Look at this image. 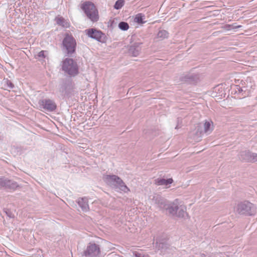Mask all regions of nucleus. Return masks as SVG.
I'll return each mask as SVG.
<instances>
[{
	"label": "nucleus",
	"mask_w": 257,
	"mask_h": 257,
	"mask_svg": "<svg viewBox=\"0 0 257 257\" xmlns=\"http://www.w3.org/2000/svg\"><path fill=\"white\" fill-rule=\"evenodd\" d=\"M62 70L70 76H75L78 73V66L72 58H67L62 62Z\"/></svg>",
	"instance_id": "obj_1"
},
{
	"label": "nucleus",
	"mask_w": 257,
	"mask_h": 257,
	"mask_svg": "<svg viewBox=\"0 0 257 257\" xmlns=\"http://www.w3.org/2000/svg\"><path fill=\"white\" fill-rule=\"evenodd\" d=\"M104 180L108 184L114 186L124 193H127L130 191V189L125 184L122 179L117 176L114 175H106L104 177Z\"/></svg>",
	"instance_id": "obj_2"
},
{
	"label": "nucleus",
	"mask_w": 257,
	"mask_h": 257,
	"mask_svg": "<svg viewBox=\"0 0 257 257\" xmlns=\"http://www.w3.org/2000/svg\"><path fill=\"white\" fill-rule=\"evenodd\" d=\"M87 18L91 21L95 22L98 20V11L93 4L90 2L84 3L81 7Z\"/></svg>",
	"instance_id": "obj_3"
},
{
	"label": "nucleus",
	"mask_w": 257,
	"mask_h": 257,
	"mask_svg": "<svg viewBox=\"0 0 257 257\" xmlns=\"http://www.w3.org/2000/svg\"><path fill=\"white\" fill-rule=\"evenodd\" d=\"M235 211L240 214L252 215L255 214V206L248 201H244L238 203L235 207Z\"/></svg>",
	"instance_id": "obj_4"
},
{
	"label": "nucleus",
	"mask_w": 257,
	"mask_h": 257,
	"mask_svg": "<svg viewBox=\"0 0 257 257\" xmlns=\"http://www.w3.org/2000/svg\"><path fill=\"white\" fill-rule=\"evenodd\" d=\"M63 49L68 55H71L75 51L76 42L72 35L66 34L63 40Z\"/></svg>",
	"instance_id": "obj_5"
},
{
	"label": "nucleus",
	"mask_w": 257,
	"mask_h": 257,
	"mask_svg": "<svg viewBox=\"0 0 257 257\" xmlns=\"http://www.w3.org/2000/svg\"><path fill=\"white\" fill-rule=\"evenodd\" d=\"M40 106L48 111H53L56 108L57 105L54 100L50 99H44L39 101Z\"/></svg>",
	"instance_id": "obj_6"
},
{
	"label": "nucleus",
	"mask_w": 257,
	"mask_h": 257,
	"mask_svg": "<svg viewBox=\"0 0 257 257\" xmlns=\"http://www.w3.org/2000/svg\"><path fill=\"white\" fill-rule=\"evenodd\" d=\"M100 253V249L98 246L95 243H89L84 253L86 256H96Z\"/></svg>",
	"instance_id": "obj_7"
},
{
	"label": "nucleus",
	"mask_w": 257,
	"mask_h": 257,
	"mask_svg": "<svg viewBox=\"0 0 257 257\" xmlns=\"http://www.w3.org/2000/svg\"><path fill=\"white\" fill-rule=\"evenodd\" d=\"M88 36L91 38L94 39L99 42H102V38L103 37V34L100 31L95 29H89L86 30Z\"/></svg>",
	"instance_id": "obj_8"
},
{
	"label": "nucleus",
	"mask_w": 257,
	"mask_h": 257,
	"mask_svg": "<svg viewBox=\"0 0 257 257\" xmlns=\"http://www.w3.org/2000/svg\"><path fill=\"white\" fill-rule=\"evenodd\" d=\"M154 204L158 205L160 208H163L166 206V200L159 194H154L151 199Z\"/></svg>",
	"instance_id": "obj_9"
},
{
	"label": "nucleus",
	"mask_w": 257,
	"mask_h": 257,
	"mask_svg": "<svg viewBox=\"0 0 257 257\" xmlns=\"http://www.w3.org/2000/svg\"><path fill=\"white\" fill-rule=\"evenodd\" d=\"M141 43H137L130 46L128 52L133 56L136 57L138 56L141 52Z\"/></svg>",
	"instance_id": "obj_10"
},
{
	"label": "nucleus",
	"mask_w": 257,
	"mask_h": 257,
	"mask_svg": "<svg viewBox=\"0 0 257 257\" xmlns=\"http://www.w3.org/2000/svg\"><path fill=\"white\" fill-rule=\"evenodd\" d=\"M77 202L83 211L87 212L89 210L87 198H80L77 200Z\"/></svg>",
	"instance_id": "obj_11"
},
{
	"label": "nucleus",
	"mask_w": 257,
	"mask_h": 257,
	"mask_svg": "<svg viewBox=\"0 0 257 257\" xmlns=\"http://www.w3.org/2000/svg\"><path fill=\"white\" fill-rule=\"evenodd\" d=\"M178 206L179 205L176 203L173 202L170 204H166V206L164 209L168 210L171 215L175 216L177 214Z\"/></svg>",
	"instance_id": "obj_12"
},
{
	"label": "nucleus",
	"mask_w": 257,
	"mask_h": 257,
	"mask_svg": "<svg viewBox=\"0 0 257 257\" xmlns=\"http://www.w3.org/2000/svg\"><path fill=\"white\" fill-rule=\"evenodd\" d=\"M252 153L248 151H242L239 155V159L242 161L246 162H251V156Z\"/></svg>",
	"instance_id": "obj_13"
},
{
	"label": "nucleus",
	"mask_w": 257,
	"mask_h": 257,
	"mask_svg": "<svg viewBox=\"0 0 257 257\" xmlns=\"http://www.w3.org/2000/svg\"><path fill=\"white\" fill-rule=\"evenodd\" d=\"M173 180L172 178L164 179V178H158L155 180V183L158 185L167 186L172 184Z\"/></svg>",
	"instance_id": "obj_14"
},
{
	"label": "nucleus",
	"mask_w": 257,
	"mask_h": 257,
	"mask_svg": "<svg viewBox=\"0 0 257 257\" xmlns=\"http://www.w3.org/2000/svg\"><path fill=\"white\" fill-rule=\"evenodd\" d=\"M187 215L186 207L183 205L179 206L175 216L180 218H185Z\"/></svg>",
	"instance_id": "obj_15"
},
{
	"label": "nucleus",
	"mask_w": 257,
	"mask_h": 257,
	"mask_svg": "<svg viewBox=\"0 0 257 257\" xmlns=\"http://www.w3.org/2000/svg\"><path fill=\"white\" fill-rule=\"evenodd\" d=\"M56 21L58 25L64 28H68L70 26L69 23L62 17H57Z\"/></svg>",
	"instance_id": "obj_16"
},
{
	"label": "nucleus",
	"mask_w": 257,
	"mask_h": 257,
	"mask_svg": "<svg viewBox=\"0 0 257 257\" xmlns=\"http://www.w3.org/2000/svg\"><path fill=\"white\" fill-rule=\"evenodd\" d=\"M213 130L212 122L205 121L204 124V131L206 134H209Z\"/></svg>",
	"instance_id": "obj_17"
},
{
	"label": "nucleus",
	"mask_w": 257,
	"mask_h": 257,
	"mask_svg": "<svg viewBox=\"0 0 257 257\" xmlns=\"http://www.w3.org/2000/svg\"><path fill=\"white\" fill-rule=\"evenodd\" d=\"M156 247L159 250H162V252H163L164 251L168 249L169 246L168 244L164 242H158L157 241L156 243Z\"/></svg>",
	"instance_id": "obj_18"
},
{
	"label": "nucleus",
	"mask_w": 257,
	"mask_h": 257,
	"mask_svg": "<svg viewBox=\"0 0 257 257\" xmlns=\"http://www.w3.org/2000/svg\"><path fill=\"white\" fill-rule=\"evenodd\" d=\"M2 84L4 85V89L6 90L12 89L14 87L13 84L7 79H4L3 80Z\"/></svg>",
	"instance_id": "obj_19"
},
{
	"label": "nucleus",
	"mask_w": 257,
	"mask_h": 257,
	"mask_svg": "<svg viewBox=\"0 0 257 257\" xmlns=\"http://www.w3.org/2000/svg\"><path fill=\"white\" fill-rule=\"evenodd\" d=\"M18 186V184L16 182L8 179V183L6 184L5 188L15 189Z\"/></svg>",
	"instance_id": "obj_20"
},
{
	"label": "nucleus",
	"mask_w": 257,
	"mask_h": 257,
	"mask_svg": "<svg viewBox=\"0 0 257 257\" xmlns=\"http://www.w3.org/2000/svg\"><path fill=\"white\" fill-rule=\"evenodd\" d=\"M145 19V16L143 15L142 14H139L136 15L135 18V21L139 24H144L145 21L144 20Z\"/></svg>",
	"instance_id": "obj_21"
},
{
	"label": "nucleus",
	"mask_w": 257,
	"mask_h": 257,
	"mask_svg": "<svg viewBox=\"0 0 257 257\" xmlns=\"http://www.w3.org/2000/svg\"><path fill=\"white\" fill-rule=\"evenodd\" d=\"M124 4V0H117L114 4V8L116 10H119L123 6Z\"/></svg>",
	"instance_id": "obj_22"
},
{
	"label": "nucleus",
	"mask_w": 257,
	"mask_h": 257,
	"mask_svg": "<svg viewBox=\"0 0 257 257\" xmlns=\"http://www.w3.org/2000/svg\"><path fill=\"white\" fill-rule=\"evenodd\" d=\"M119 28L123 31H126L129 28L128 24L124 22H121L118 24Z\"/></svg>",
	"instance_id": "obj_23"
},
{
	"label": "nucleus",
	"mask_w": 257,
	"mask_h": 257,
	"mask_svg": "<svg viewBox=\"0 0 257 257\" xmlns=\"http://www.w3.org/2000/svg\"><path fill=\"white\" fill-rule=\"evenodd\" d=\"M158 37L162 39L167 38L168 35V32L165 30H161L158 33Z\"/></svg>",
	"instance_id": "obj_24"
},
{
	"label": "nucleus",
	"mask_w": 257,
	"mask_h": 257,
	"mask_svg": "<svg viewBox=\"0 0 257 257\" xmlns=\"http://www.w3.org/2000/svg\"><path fill=\"white\" fill-rule=\"evenodd\" d=\"M8 183V179L4 177L0 178V188H5Z\"/></svg>",
	"instance_id": "obj_25"
},
{
	"label": "nucleus",
	"mask_w": 257,
	"mask_h": 257,
	"mask_svg": "<svg viewBox=\"0 0 257 257\" xmlns=\"http://www.w3.org/2000/svg\"><path fill=\"white\" fill-rule=\"evenodd\" d=\"M46 53H47V51H41L38 53V56L39 57L45 58L46 57Z\"/></svg>",
	"instance_id": "obj_26"
},
{
	"label": "nucleus",
	"mask_w": 257,
	"mask_h": 257,
	"mask_svg": "<svg viewBox=\"0 0 257 257\" xmlns=\"http://www.w3.org/2000/svg\"><path fill=\"white\" fill-rule=\"evenodd\" d=\"M251 162H257V154L252 153L251 156Z\"/></svg>",
	"instance_id": "obj_27"
},
{
	"label": "nucleus",
	"mask_w": 257,
	"mask_h": 257,
	"mask_svg": "<svg viewBox=\"0 0 257 257\" xmlns=\"http://www.w3.org/2000/svg\"><path fill=\"white\" fill-rule=\"evenodd\" d=\"M232 29H236L241 27V25H237L236 23L231 25Z\"/></svg>",
	"instance_id": "obj_28"
},
{
	"label": "nucleus",
	"mask_w": 257,
	"mask_h": 257,
	"mask_svg": "<svg viewBox=\"0 0 257 257\" xmlns=\"http://www.w3.org/2000/svg\"><path fill=\"white\" fill-rule=\"evenodd\" d=\"M8 216L10 218H13L14 217V215L9 210L6 212Z\"/></svg>",
	"instance_id": "obj_29"
},
{
	"label": "nucleus",
	"mask_w": 257,
	"mask_h": 257,
	"mask_svg": "<svg viewBox=\"0 0 257 257\" xmlns=\"http://www.w3.org/2000/svg\"><path fill=\"white\" fill-rule=\"evenodd\" d=\"M231 26V25H226L224 26V28L227 30H232Z\"/></svg>",
	"instance_id": "obj_30"
},
{
	"label": "nucleus",
	"mask_w": 257,
	"mask_h": 257,
	"mask_svg": "<svg viewBox=\"0 0 257 257\" xmlns=\"http://www.w3.org/2000/svg\"><path fill=\"white\" fill-rule=\"evenodd\" d=\"M135 256H136V257H144V256H143L142 255V254H141V253H135Z\"/></svg>",
	"instance_id": "obj_31"
},
{
	"label": "nucleus",
	"mask_w": 257,
	"mask_h": 257,
	"mask_svg": "<svg viewBox=\"0 0 257 257\" xmlns=\"http://www.w3.org/2000/svg\"><path fill=\"white\" fill-rule=\"evenodd\" d=\"M205 254L203 253L201 254L202 257H205Z\"/></svg>",
	"instance_id": "obj_32"
}]
</instances>
